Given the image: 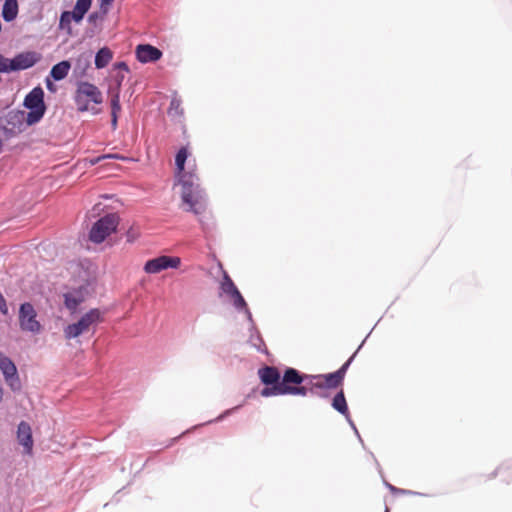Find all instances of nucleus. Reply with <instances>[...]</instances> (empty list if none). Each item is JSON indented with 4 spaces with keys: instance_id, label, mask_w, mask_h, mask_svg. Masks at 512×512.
Returning <instances> with one entry per match:
<instances>
[{
    "instance_id": "1",
    "label": "nucleus",
    "mask_w": 512,
    "mask_h": 512,
    "mask_svg": "<svg viewBox=\"0 0 512 512\" xmlns=\"http://www.w3.org/2000/svg\"><path fill=\"white\" fill-rule=\"evenodd\" d=\"M197 175H184L178 183L181 185V200L185 211L198 215L205 211L207 198L200 187Z\"/></svg>"
},
{
    "instance_id": "11",
    "label": "nucleus",
    "mask_w": 512,
    "mask_h": 512,
    "mask_svg": "<svg viewBox=\"0 0 512 512\" xmlns=\"http://www.w3.org/2000/svg\"><path fill=\"white\" fill-rule=\"evenodd\" d=\"M136 57L141 63L156 62L162 57V52L149 44H140L136 47Z\"/></svg>"
},
{
    "instance_id": "20",
    "label": "nucleus",
    "mask_w": 512,
    "mask_h": 512,
    "mask_svg": "<svg viewBox=\"0 0 512 512\" xmlns=\"http://www.w3.org/2000/svg\"><path fill=\"white\" fill-rule=\"evenodd\" d=\"M332 407L345 417L349 416V410L344 395L343 389H341L332 400Z\"/></svg>"
},
{
    "instance_id": "21",
    "label": "nucleus",
    "mask_w": 512,
    "mask_h": 512,
    "mask_svg": "<svg viewBox=\"0 0 512 512\" xmlns=\"http://www.w3.org/2000/svg\"><path fill=\"white\" fill-rule=\"evenodd\" d=\"M302 377L306 378L302 383L305 382L311 386L310 389L307 388V391L313 392L314 389L326 388L322 375H302Z\"/></svg>"
},
{
    "instance_id": "30",
    "label": "nucleus",
    "mask_w": 512,
    "mask_h": 512,
    "mask_svg": "<svg viewBox=\"0 0 512 512\" xmlns=\"http://www.w3.org/2000/svg\"><path fill=\"white\" fill-rule=\"evenodd\" d=\"M117 120H118V115L111 114V125H112L113 129H116V127H117Z\"/></svg>"
},
{
    "instance_id": "29",
    "label": "nucleus",
    "mask_w": 512,
    "mask_h": 512,
    "mask_svg": "<svg viewBox=\"0 0 512 512\" xmlns=\"http://www.w3.org/2000/svg\"><path fill=\"white\" fill-rule=\"evenodd\" d=\"M70 16L76 23H79L84 18V14L79 13L76 9H73L72 12H70Z\"/></svg>"
},
{
    "instance_id": "27",
    "label": "nucleus",
    "mask_w": 512,
    "mask_h": 512,
    "mask_svg": "<svg viewBox=\"0 0 512 512\" xmlns=\"http://www.w3.org/2000/svg\"><path fill=\"white\" fill-rule=\"evenodd\" d=\"M91 3L92 0H77L74 9L85 15L90 9Z\"/></svg>"
},
{
    "instance_id": "33",
    "label": "nucleus",
    "mask_w": 512,
    "mask_h": 512,
    "mask_svg": "<svg viewBox=\"0 0 512 512\" xmlns=\"http://www.w3.org/2000/svg\"><path fill=\"white\" fill-rule=\"evenodd\" d=\"M97 18H98V13H92L89 15L90 22H95Z\"/></svg>"
},
{
    "instance_id": "2",
    "label": "nucleus",
    "mask_w": 512,
    "mask_h": 512,
    "mask_svg": "<svg viewBox=\"0 0 512 512\" xmlns=\"http://www.w3.org/2000/svg\"><path fill=\"white\" fill-rule=\"evenodd\" d=\"M305 377L294 368H288L284 372L281 383L279 385H272L266 387L261 391L263 397H270L275 395H307V386H300L305 380Z\"/></svg>"
},
{
    "instance_id": "7",
    "label": "nucleus",
    "mask_w": 512,
    "mask_h": 512,
    "mask_svg": "<svg viewBox=\"0 0 512 512\" xmlns=\"http://www.w3.org/2000/svg\"><path fill=\"white\" fill-rule=\"evenodd\" d=\"M36 317L37 312L31 303L21 304L18 314L20 329L32 334H39L42 330V325Z\"/></svg>"
},
{
    "instance_id": "28",
    "label": "nucleus",
    "mask_w": 512,
    "mask_h": 512,
    "mask_svg": "<svg viewBox=\"0 0 512 512\" xmlns=\"http://www.w3.org/2000/svg\"><path fill=\"white\" fill-rule=\"evenodd\" d=\"M105 159H124V157L119 154H105V155H101V156L90 159L89 163L91 165H96Z\"/></svg>"
},
{
    "instance_id": "22",
    "label": "nucleus",
    "mask_w": 512,
    "mask_h": 512,
    "mask_svg": "<svg viewBox=\"0 0 512 512\" xmlns=\"http://www.w3.org/2000/svg\"><path fill=\"white\" fill-rule=\"evenodd\" d=\"M221 290L223 293H225L228 296L233 295L235 291L238 290L230 276L225 272L223 275V280L221 282Z\"/></svg>"
},
{
    "instance_id": "6",
    "label": "nucleus",
    "mask_w": 512,
    "mask_h": 512,
    "mask_svg": "<svg viewBox=\"0 0 512 512\" xmlns=\"http://www.w3.org/2000/svg\"><path fill=\"white\" fill-rule=\"evenodd\" d=\"M24 105L30 110L27 114L26 122L29 125L39 122L46 111L42 88L36 87L30 91L24 99Z\"/></svg>"
},
{
    "instance_id": "15",
    "label": "nucleus",
    "mask_w": 512,
    "mask_h": 512,
    "mask_svg": "<svg viewBox=\"0 0 512 512\" xmlns=\"http://www.w3.org/2000/svg\"><path fill=\"white\" fill-rule=\"evenodd\" d=\"M189 156V151L187 147H182L177 152L175 156V165H176V172H177V178L178 180L182 179V176L184 175H196L193 171H186L185 170V162Z\"/></svg>"
},
{
    "instance_id": "32",
    "label": "nucleus",
    "mask_w": 512,
    "mask_h": 512,
    "mask_svg": "<svg viewBox=\"0 0 512 512\" xmlns=\"http://www.w3.org/2000/svg\"><path fill=\"white\" fill-rule=\"evenodd\" d=\"M46 86H47L48 90H50L52 92L55 91L54 85L49 79L46 80Z\"/></svg>"
},
{
    "instance_id": "24",
    "label": "nucleus",
    "mask_w": 512,
    "mask_h": 512,
    "mask_svg": "<svg viewBox=\"0 0 512 512\" xmlns=\"http://www.w3.org/2000/svg\"><path fill=\"white\" fill-rule=\"evenodd\" d=\"M230 299L232 300L234 306L237 308V309H247V304L243 298V296L241 295V293L239 292V290L235 291L233 293V295L229 296Z\"/></svg>"
},
{
    "instance_id": "31",
    "label": "nucleus",
    "mask_w": 512,
    "mask_h": 512,
    "mask_svg": "<svg viewBox=\"0 0 512 512\" xmlns=\"http://www.w3.org/2000/svg\"><path fill=\"white\" fill-rule=\"evenodd\" d=\"M116 68L128 71V66L125 62H119L115 65Z\"/></svg>"
},
{
    "instance_id": "34",
    "label": "nucleus",
    "mask_w": 512,
    "mask_h": 512,
    "mask_svg": "<svg viewBox=\"0 0 512 512\" xmlns=\"http://www.w3.org/2000/svg\"><path fill=\"white\" fill-rule=\"evenodd\" d=\"M101 2V8H103L106 5H110L113 0H99Z\"/></svg>"
},
{
    "instance_id": "9",
    "label": "nucleus",
    "mask_w": 512,
    "mask_h": 512,
    "mask_svg": "<svg viewBox=\"0 0 512 512\" xmlns=\"http://www.w3.org/2000/svg\"><path fill=\"white\" fill-rule=\"evenodd\" d=\"M0 370L4 376L6 383L12 389H18L20 386L19 376L17 373V368L14 362L0 352Z\"/></svg>"
},
{
    "instance_id": "14",
    "label": "nucleus",
    "mask_w": 512,
    "mask_h": 512,
    "mask_svg": "<svg viewBox=\"0 0 512 512\" xmlns=\"http://www.w3.org/2000/svg\"><path fill=\"white\" fill-rule=\"evenodd\" d=\"M258 376L261 382L265 385H279L280 381V373L276 367L273 366H265L258 370Z\"/></svg>"
},
{
    "instance_id": "18",
    "label": "nucleus",
    "mask_w": 512,
    "mask_h": 512,
    "mask_svg": "<svg viewBox=\"0 0 512 512\" xmlns=\"http://www.w3.org/2000/svg\"><path fill=\"white\" fill-rule=\"evenodd\" d=\"M18 2L17 0H5L2 8V17L5 21L10 22L17 17Z\"/></svg>"
},
{
    "instance_id": "5",
    "label": "nucleus",
    "mask_w": 512,
    "mask_h": 512,
    "mask_svg": "<svg viewBox=\"0 0 512 512\" xmlns=\"http://www.w3.org/2000/svg\"><path fill=\"white\" fill-rule=\"evenodd\" d=\"M118 224L119 216L116 213L106 214L93 224L89 233V239L96 244L102 243L116 231Z\"/></svg>"
},
{
    "instance_id": "25",
    "label": "nucleus",
    "mask_w": 512,
    "mask_h": 512,
    "mask_svg": "<svg viewBox=\"0 0 512 512\" xmlns=\"http://www.w3.org/2000/svg\"><path fill=\"white\" fill-rule=\"evenodd\" d=\"M13 59H8L0 54V73H9L14 71L12 69Z\"/></svg>"
},
{
    "instance_id": "3",
    "label": "nucleus",
    "mask_w": 512,
    "mask_h": 512,
    "mask_svg": "<svg viewBox=\"0 0 512 512\" xmlns=\"http://www.w3.org/2000/svg\"><path fill=\"white\" fill-rule=\"evenodd\" d=\"M74 100L78 111H91L94 114H98L100 110L91 104H101L103 97L101 91L94 84L89 82H80L77 85Z\"/></svg>"
},
{
    "instance_id": "12",
    "label": "nucleus",
    "mask_w": 512,
    "mask_h": 512,
    "mask_svg": "<svg viewBox=\"0 0 512 512\" xmlns=\"http://www.w3.org/2000/svg\"><path fill=\"white\" fill-rule=\"evenodd\" d=\"M17 440L24 447L25 453L31 454L33 449L32 430L30 425L21 421L17 429Z\"/></svg>"
},
{
    "instance_id": "17",
    "label": "nucleus",
    "mask_w": 512,
    "mask_h": 512,
    "mask_svg": "<svg viewBox=\"0 0 512 512\" xmlns=\"http://www.w3.org/2000/svg\"><path fill=\"white\" fill-rule=\"evenodd\" d=\"M70 68L71 64L69 61H61L52 67L50 75L54 80L60 81L68 75Z\"/></svg>"
},
{
    "instance_id": "16",
    "label": "nucleus",
    "mask_w": 512,
    "mask_h": 512,
    "mask_svg": "<svg viewBox=\"0 0 512 512\" xmlns=\"http://www.w3.org/2000/svg\"><path fill=\"white\" fill-rule=\"evenodd\" d=\"M64 299L65 306L71 311H75L77 307L85 300L81 290L66 293L64 295Z\"/></svg>"
},
{
    "instance_id": "10",
    "label": "nucleus",
    "mask_w": 512,
    "mask_h": 512,
    "mask_svg": "<svg viewBox=\"0 0 512 512\" xmlns=\"http://www.w3.org/2000/svg\"><path fill=\"white\" fill-rule=\"evenodd\" d=\"M352 360L353 356L350 357L337 371L322 375L326 388L334 389L342 385Z\"/></svg>"
},
{
    "instance_id": "19",
    "label": "nucleus",
    "mask_w": 512,
    "mask_h": 512,
    "mask_svg": "<svg viewBox=\"0 0 512 512\" xmlns=\"http://www.w3.org/2000/svg\"><path fill=\"white\" fill-rule=\"evenodd\" d=\"M113 58V53L108 47L101 48L95 56V66L97 69L106 67Z\"/></svg>"
},
{
    "instance_id": "13",
    "label": "nucleus",
    "mask_w": 512,
    "mask_h": 512,
    "mask_svg": "<svg viewBox=\"0 0 512 512\" xmlns=\"http://www.w3.org/2000/svg\"><path fill=\"white\" fill-rule=\"evenodd\" d=\"M40 59L39 54L36 52H24L16 55L13 58L12 69L14 71L25 70L32 67Z\"/></svg>"
},
{
    "instance_id": "23",
    "label": "nucleus",
    "mask_w": 512,
    "mask_h": 512,
    "mask_svg": "<svg viewBox=\"0 0 512 512\" xmlns=\"http://www.w3.org/2000/svg\"><path fill=\"white\" fill-rule=\"evenodd\" d=\"M73 19L70 16V11H64L60 16L59 29L66 31L68 35H72V23Z\"/></svg>"
},
{
    "instance_id": "4",
    "label": "nucleus",
    "mask_w": 512,
    "mask_h": 512,
    "mask_svg": "<svg viewBox=\"0 0 512 512\" xmlns=\"http://www.w3.org/2000/svg\"><path fill=\"white\" fill-rule=\"evenodd\" d=\"M103 321L102 313L99 309L94 308L84 314L76 323L68 325L64 329L67 339L76 338L79 335L88 332L92 327Z\"/></svg>"
},
{
    "instance_id": "26",
    "label": "nucleus",
    "mask_w": 512,
    "mask_h": 512,
    "mask_svg": "<svg viewBox=\"0 0 512 512\" xmlns=\"http://www.w3.org/2000/svg\"><path fill=\"white\" fill-rule=\"evenodd\" d=\"M121 111L119 89L111 97V114L118 115Z\"/></svg>"
},
{
    "instance_id": "8",
    "label": "nucleus",
    "mask_w": 512,
    "mask_h": 512,
    "mask_svg": "<svg viewBox=\"0 0 512 512\" xmlns=\"http://www.w3.org/2000/svg\"><path fill=\"white\" fill-rule=\"evenodd\" d=\"M181 264L179 257L159 256L148 260L144 265V271L148 274H156L168 268H178Z\"/></svg>"
}]
</instances>
